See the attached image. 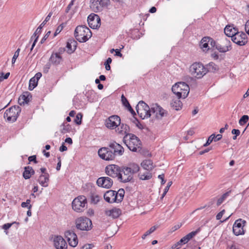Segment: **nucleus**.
Wrapping results in <instances>:
<instances>
[{"label": "nucleus", "mask_w": 249, "mask_h": 249, "mask_svg": "<svg viewBox=\"0 0 249 249\" xmlns=\"http://www.w3.org/2000/svg\"><path fill=\"white\" fill-rule=\"evenodd\" d=\"M123 142L128 148L134 152L141 153L142 143L140 139L133 134H127L123 138Z\"/></svg>", "instance_id": "1"}, {"label": "nucleus", "mask_w": 249, "mask_h": 249, "mask_svg": "<svg viewBox=\"0 0 249 249\" xmlns=\"http://www.w3.org/2000/svg\"><path fill=\"white\" fill-rule=\"evenodd\" d=\"M124 190L123 188L119 189L117 192L114 190H108L104 195L106 201L109 203L121 202L124 196Z\"/></svg>", "instance_id": "2"}, {"label": "nucleus", "mask_w": 249, "mask_h": 249, "mask_svg": "<svg viewBox=\"0 0 249 249\" xmlns=\"http://www.w3.org/2000/svg\"><path fill=\"white\" fill-rule=\"evenodd\" d=\"M74 35L77 41L84 43L91 37L92 33L86 25H78L75 29Z\"/></svg>", "instance_id": "3"}, {"label": "nucleus", "mask_w": 249, "mask_h": 249, "mask_svg": "<svg viewBox=\"0 0 249 249\" xmlns=\"http://www.w3.org/2000/svg\"><path fill=\"white\" fill-rule=\"evenodd\" d=\"M172 91L178 98L185 99L188 95L190 88L186 83L179 82L172 86Z\"/></svg>", "instance_id": "4"}, {"label": "nucleus", "mask_w": 249, "mask_h": 249, "mask_svg": "<svg viewBox=\"0 0 249 249\" xmlns=\"http://www.w3.org/2000/svg\"><path fill=\"white\" fill-rule=\"evenodd\" d=\"M21 111V108L18 106H13L6 110L3 117L6 119L7 121L14 123L17 121Z\"/></svg>", "instance_id": "5"}, {"label": "nucleus", "mask_w": 249, "mask_h": 249, "mask_svg": "<svg viewBox=\"0 0 249 249\" xmlns=\"http://www.w3.org/2000/svg\"><path fill=\"white\" fill-rule=\"evenodd\" d=\"M75 227L77 230L88 231L92 228L91 220L86 217H80L75 221Z\"/></svg>", "instance_id": "6"}, {"label": "nucleus", "mask_w": 249, "mask_h": 249, "mask_svg": "<svg viewBox=\"0 0 249 249\" xmlns=\"http://www.w3.org/2000/svg\"><path fill=\"white\" fill-rule=\"evenodd\" d=\"M205 66L201 62H195L190 67L191 74L197 79L201 78L205 75Z\"/></svg>", "instance_id": "7"}, {"label": "nucleus", "mask_w": 249, "mask_h": 249, "mask_svg": "<svg viewBox=\"0 0 249 249\" xmlns=\"http://www.w3.org/2000/svg\"><path fill=\"white\" fill-rule=\"evenodd\" d=\"M137 112L142 120L150 117L149 107L143 101H140L136 107Z\"/></svg>", "instance_id": "8"}, {"label": "nucleus", "mask_w": 249, "mask_h": 249, "mask_svg": "<svg viewBox=\"0 0 249 249\" xmlns=\"http://www.w3.org/2000/svg\"><path fill=\"white\" fill-rule=\"evenodd\" d=\"M87 204V198L84 196H80L75 198L71 203L72 209L77 212H82Z\"/></svg>", "instance_id": "9"}, {"label": "nucleus", "mask_w": 249, "mask_h": 249, "mask_svg": "<svg viewBox=\"0 0 249 249\" xmlns=\"http://www.w3.org/2000/svg\"><path fill=\"white\" fill-rule=\"evenodd\" d=\"M246 223V221L241 218L236 220L232 227V231L234 234L236 236L244 234V227Z\"/></svg>", "instance_id": "10"}, {"label": "nucleus", "mask_w": 249, "mask_h": 249, "mask_svg": "<svg viewBox=\"0 0 249 249\" xmlns=\"http://www.w3.org/2000/svg\"><path fill=\"white\" fill-rule=\"evenodd\" d=\"M98 154L101 159L106 161L113 160L116 158L112 151L107 146L100 148L98 150Z\"/></svg>", "instance_id": "11"}, {"label": "nucleus", "mask_w": 249, "mask_h": 249, "mask_svg": "<svg viewBox=\"0 0 249 249\" xmlns=\"http://www.w3.org/2000/svg\"><path fill=\"white\" fill-rule=\"evenodd\" d=\"M122 167L117 165L110 164L106 166L105 168L106 173L109 176L112 178L118 177L120 178Z\"/></svg>", "instance_id": "12"}, {"label": "nucleus", "mask_w": 249, "mask_h": 249, "mask_svg": "<svg viewBox=\"0 0 249 249\" xmlns=\"http://www.w3.org/2000/svg\"><path fill=\"white\" fill-rule=\"evenodd\" d=\"M231 40L239 46H244L248 43V36L244 32L238 31L233 36H232Z\"/></svg>", "instance_id": "13"}, {"label": "nucleus", "mask_w": 249, "mask_h": 249, "mask_svg": "<svg viewBox=\"0 0 249 249\" xmlns=\"http://www.w3.org/2000/svg\"><path fill=\"white\" fill-rule=\"evenodd\" d=\"M87 21L89 26L93 29L98 28L101 25V19L99 16L93 13L88 16Z\"/></svg>", "instance_id": "14"}, {"label": "nucleus", "mask_w": 249, "mask_h": 249, "mask_svg": "<svg viewBox=\"0 0 249 249\" xmlns=\"http://www.w3.org/2000/svg\"><path fill=\"white\" fill-rule=\"evenodd\" d=\"M133 175L131 173L129 169L127 167L123 166L121 169V174L120 175V181L124 183L131 181L133 179Z\"/></svg>", "instance_id": "15"}, {"label": "nucleus", "mask_w": 249, "mask_h": 249, "mask_svg": "<svg viewBox=\"0 0 249 249\" xmlns=\"http://www.w3.org/2000/svg\"><path fill=\"white\" fill-rule=\"evenodd\" d=\"M121 119L118 115L110 116L106 120V126L111 129H114L120 124Z\"/></svg>", "instance_id": "16"}, {"label": "nucleus", "mask_w": 249, "mask_h": 249, "mask_svg": "<svg viewBox=\"0 0 249 249\" xmlns=\"http://www.w3.org/2000/svg\"><path fill=\"white\" fill-rule=\"evenodd\" d=\"M107 147L109 149L112 151L115 157L116 156H122L124 153V149L123 147L115 141L110 142Z\"/></svg>", "instance_id": "17"}, {"label": "nucleus", "mask_w": 249, "mask_h": 249, "mask_svg": "<svg viewBox=\"0 0 249 249\" xmlns=\"http://www.w3.org/2000/svg\"><path fill=\"white\" fill-rule=\"evenodd\" d=\"M113 183L112 179L107 177H100L96 181V184L99 187L106 189L110 188Z\"/></svg>", "instance_id": "18"}, {"label": "nucleus", "mask_w": 249, "mask_h": 249, "mask_svg": "<svg viewBox=\"0 0 249 249\" xmlns=\"http://www.w3.org/2000/svg\"><path fill=\"white\" fill-rule=\"evenodd\" d=\"M54 246L56 249H67V244L65 240L60 235H56L53 239Z\"/></svg>", "instance_id": "19"}, {"label": "nucleus", "mask_w": 249, "mask_h": 249, "mask_svg": "<svg viewBox=\"0 0 249 249\" xmlns=\"http://www.w3.org/2000/svg\"><path fill=\"white\" fill-rule=\"evenodd\" d=\"M90 7L93 11L97 13L101 11L104 6L103 0H90Z\"/></svg>", "instance_id": "20"}, {"label": "nucleus", "mask_w": 249, "mask_h": 249, "mask_svg": "<svg viewBox=\"0 0 249 249\" xmlns=\"http://www.w3.org/2000/svg\"><path fill=\"white\" fill-rule=\"evenodd\" d=\"M63 61V59L61 55H59L58 54L55 53L53 52L51 55L49 61L51 64L54 66H58L60 65Z\"/></svg>", "instance_id": "21"}, {"label": "nucleus", "mask_w": 249, "mask_h": 249, "mask_svg": "<svg viewBox=\"0 0 249 249\" xmlns=\"http://www.w3.org/2000/svg\"><path fill=\"white\" fill-rule=\"evenodd\" d=\"M53 14L52 12H50L48 15L46 17L45 20L43 21V22L39 26V27L37 28L36 31L35 32L33 36H31L30 39V42L34 39V37L37 36V35H39V34L41 33V29L43 27V26L46 24V23L50 20V18L51 17Z\"/></svg>", "instance_id": "22"}, {"label": "nucleus", "mask_w": 249, "mask_h": 249, "mask_svg": "<svg viewBox=\"0 0 249 249\" xmlns=\"http://www.w3.org/2000/svg\"><path fill=\"white\" fill-rule=\"evenodd\" d=\"M226 42L225 46H222V45L219 43H216L215 48L220 53H225L231 49V42L229 40L227 39H225Z\"/></svg>", "instance_id": "23"}, {"label": "nucleus", "mask_w": 249, "mask_h": 249, "mask_svg": "<svg viewBox=\"0 0 249 249\" xmlns=\"http://www.w3.org/2000/svg\"><path fill=\"white\" fill-rule=\"evenodd\" d=\"M31 98V93L28 91H26L19 96L18 103L21 106L24 105L25 104H28Z\"/></svg>", "instance_id": "24"}, {"label": "nucleus", "mask_w": 249, "mask_h": 249, "mask_svg": "<svg viewBox=\"0 0 249 249\" xmlns=\"http://www.w3.org/2000/svg\"><path fill=\"white\" fill-rule=\"evenodd\" d=\"M238 32V28L233 27V26L228 25L224 29V33L226 36L228 37H231L232 38V36H233Z\"/></svg>", "instance_id": "25"}, {"label": "nucleus", "mask_w": 249, "mask_h": 249, "mask_svg": "<svg viewBox=\"0 0 249 249\" xmlns=\"http://www.w3.org/2000/svg\"><path fill=\"white\" fill-rule=\"evenodd\" d=\"M205 66V75L208 72L215 73L219 70V67L213 62H211Z\"/></svg>", "instance_id": "26"}, {"label": "nucleus", "mask_w": 249, "mask_h": 249, "mask_svg": "<svg viewBox=\"0 0 249 249\" xmlns=\"http://www.w3.org/2000/svg\"><path fill=\"white\" fill-rule=\"evenodd\" d=\"M35 174V171L30 166H25L24 168V171L22 173L23 177L25 179H29L32 176Z\"/></svg>", "instance_id": "27"}, {"label": "nucleus", "mask_w": 249, "mask_h": 249, "mask_svg": "<svg viewBox=\"0 0 249 249\" xmlns=\"http://www.w3.org/2000/svg\"><path fill=\"white\" fill-rule=\"evenodd\" d=\"M119 125L120 127H118L117 130H116L119 134L124 135H126L127 134H130L129 133L130 129L128 125L120 123V124Z\"/></svg>", "instance_id": "28"}, {"label": "nucleus", "mask_w": 249, "mask_h": 249, "mask_svg": "<svg viewBox=\"0 0 249 249\" xmlns=\"http://www.w3.org/2000/svg\"><path fill=\"white\" fill-rule=\"evenodd\" d=\"M121 213V210L117 208H114L110 210L106 211V215L111 216L113 218H117Z\"/></svg>", "instance_id": "29"}, {"label": "nucleus", "mask_w": 249, "mask_h": 249, "mask_svg": "<svg viewBox=\"0 0 249 249\" xmlns=\"http://www.w3.org/2000/svg\"><path fill=\"white\" fill-rule=\"evenodd\" d=\"M49 178V175H40L37 181L42 187H46L48 186Z\"/></svg>", "instance_id": "30"}, {"label": "nucleus", "mask_w": 249, "mask_h": 249, "mask_svg": "<svg viewBox=\"0 0 249 249\" xmlns=\"http://www.w3.org/2000/svg\"><path fill=\"white\" fill-rule=\"evenodd\" d=\"M143 169L147 171L152 170L154 168L153 162L150 160H144L141 163Z\"/></svg>", "instance_id": "31"}, {"label": "nucleus", "mask_w": 249, "mask_h": 249, "mask_svg": "<svg viewBox=\"0 0 249 249\" xmlns=\"http://www.w3.org/2000/svg\"><path fill=\"white\" fill-rule=\"evenodd\" d=\"M179 99L178 97L176 99H173L170 104L171 107L176 110H179L182 108V104Z\"/></svg>", "instance_id": "32"}, {"label": "nucleus", "mask_w": 249, "mask_h": 249, "mask_svg": "<svg viewBox=\"0 0 249 249\" xmlns=\"http://www.w3.org/2000/svg\"><path fill=\"white\" fill-rule=\"evenodd\" d=\"M157 115H155L156 117L159 119H161L163 116H167L168 112L166 110L162 108L160 106L158 105L157 107Z\"/></svg>", "instance_id": "33"}, {"label": "nucleus", "mask_w": 249, "mask_h": 249, "mask_svg": "<svg viewBox=\"0 0 249 249\" xmlns=\"http://www.w3.org/2000/svg\"><path fill=\"white\" fill-rule=\"evenodd\" d=\"M128 169H129L131 173L133 175L137 173L140 170L139 166L136 163H131L127 167Z\"/></svg>", "instance_id": "34"}, {"label": "nucleus", "mask_w": 249, "mask_h": 249, "mask_svg": "<svg viewBox=\"0 0 249 249\" xmlns=\"http://www.w3.org/2000/svg\"><path fill=\"white\" fill-rule=\"evenodd\" d=\"M231 191L227 192L226 193L223 194L217 200L216 205L217 206H220L227 198V197L230 195Z\"/></svg>", "instance_id": "35"}, {"label": "nucleus", "mask_w": 249, "mask_h": 249, "mask_svg": "<svg viewBox=\"0 0 249 249\" xmlns=\"http://www.w3.org/2000/svg\"><path fill=\"white\" fill-rule=\"evenodd\" d=\"M139 178L141 180H148L152 178V174L146 171L143 174L141 173L139 174Z\"/></svg>", "instance_id": "36"}, {"label": "nucleus", "mask_w": 249, "mask_h": 249, "mask_svg": "<svg viewBox=\"0 0 249 249\" xmlns=\"http://www.w3.org/2000/svg\"><path fill=\"white\" fill-rule=\"evenodd\" d=\"M61 126H63V128L61 130V133L65 134L66 133H69L71 130V127L69 124H66L65 123H63L61 125Z\"/></svg>", "instance_id": "37"}, {"label": "nucleus", "mask_w": 249, "mask_h": 249, "mask_svg": "<svg viewBox=\"0 0 249 249\" xmlns=\"http://www.w3.org/2000/svg\"><path fill=\"white\" fill-rule=\"evenodd\" d=\"M206 41L209 42V44H210L212 47L215 48L217 42L212 37L206 36L203 37V42Z\"/></svg>", "instance_id": "38"}, {"label": "nucleus", "mask_w": 249, "mask_h": 249, "mask_svg": "<svg viewBox=\"0 0 249 249\" xmlns=\"http://www.w3.org/2000/svg\"><path fill=\"white\" fill-rule=\"evenodd\" d=\"M76 233L75 232L72 230H68L65 232V236L67 239L68 241H70V239L73 237V236H75Z\"/></svg>", "instance_id": "39"}, {"label": "nucleus", "mask_w": 249, "mask_h": 249, "mask_svg": "<svg viewBox=\"0 0 249 249\" xmlns=\"http://www.w3.org/2000/svg\"><path fill=\"white\" fill-rule=\"evenodd\" d=\"M37 86V81H36L34 78L30 79L29 81V85L28 89L30 90H32Z\"/></svg>", "instance_id": "40"}, {"label": "nucleus", "mask_w": 249, "mask_h": 249, "mask_svg": "<svg viewBox=\"0 0 249 249\" xmlns=\"http://www.w3.org/2000/svg\"><path fill=\"white\" fill-rule=\"evenodd\" d=\"M68 242L70 246L75 247L78 243V240L76 234L75 236H73L71 239H70V241H68Z\"/></svg>", "instance_id": "41"}, {"label": "nucleus", "mask_w": 249, "mask_h": 249, "mask_svg": "<svg viewBox=\"0 0 249 249\" xmlns=\"http://www.w3.org/2000/svg\"><path fill=\"white\" fill-rule=\"evenodd\" d=\"M200 230H201L200 228H198L196 231H193L189 233L185 236H186L187 238L189 240H190L193 237H194L200 231Z\"/></svg>", "instance_id": "42"}, {"label": "nucleus", "mask_w": 249, "mask_h": 249, "mask_svg": "<svg viewBox=\"0 0 249 249\" xmlns=\"http://www.w3.org/2000/svg\"><path fill=\"white\" fill-rule=\"evenodd\" d=\"M249 119V117L247 115H244L241 117V118L240 119L239 121V124L240 125H245L247 122L248 121Z\"/></svg>", "instance_id": "43"}, {"label": "nucleus", "mask_w": 249, "mask_h": 249, "mask_svg": "<svg viewBox=\"0 0 249 249\" xmlns=\"http://www.w3.org/2000/svg\"><path fill=\"white\" fill-rule=\"evenodd\" d=\"M157 227L156 226H152L149 230L146 231L142 236V238L144 239L147 236L153 232L157 229Z\"/></svg>", "instance_id": "44"}, {"label": "nucleus", "mask_w": 249, "mask_h": 249, "mask_svg": "<svg viewBox=\"0 0 249 249\" xmlns=\"http://www.w3.org/2000/svg\"><path fill=\"white\" fill-rule=\"evenodd\" d=\"M82 117L83 115L81 113H78L76 115L75 118L74 119V123L77 125L81 124L82 123Z\"/></svg>", "instance_id": "45"}, {"label": "nucleus", "mask_w": 249, "mask_h": 249, "mask_svg": "<svg viewBox=\"0 0 249 249\" xmlns=\"http://www.w3.org/2000/svg\"><path fill=\"white\" fill-rule=\"evenodd\" d=\"M65 48H66V52L68 53L71 54L74 52V49L72 47V46H71V43H70V42L69 41V40H68V41L67 42V44H66V46Z\"/></svg>", "instance_id": "46"}, {"label": "nucleus", "mask_w": 249, "mask_h": 249, "mask_svg": "<svg viewBox=\"0 0 249 249\" xmlns=\"http://www.w3.org/2000/svg\"><path fill=\"white\" fill-rule=\"evenodd\" d=\"M121 101L123 105L126 108L130 106L128 101L126 99V98L124 96V94H122L121 96Z\"/></svg>", "instance_id": "47"}, {"label": "nucleus", "mask_w": 249, "mask_h": 249, "mask_svg": "<svg viewBox=\"0 0 249 249\" xmlns=\"http://www.w3.org/2000/svg\"><path fill=\"white\" fill-rule=\"evenodd\" d=\"M112 62V59L110 57H108L105 62V68L107 71H109L110 70V64Z\"/></svg>", "instance_id": "48"}, {"label": "nucleus", "mask_w": 249, "mask_h": 249, "mask_svg": "<svg viewBox=\"0 0 249 249\" xmlns=\"http://www.w3.org/2000/svg\"><path fill=\"white\" fill-rule=\"evenodd\" d=\"M100 200V196L97 195H94L92 194L91 196V202L93 203L94 204H97Z\"/></svg>", "instance_id": "49"}, {"label": "nucleus", "mask_w": 249, "mask_h": 249, "mask_svg": "<svg viewBox=\"0 0 249 249\" xmlns=\"http://www.w3.org/2000/svg\"><path fill=\"white\" fill-rule=\"evenodd\" d=\"M20 49L18 48L16 50V51L15 52L14 54L12 59V64H14L15 63L16 59H17V58L18 57V56L19 55V53L20 52Z\"/></svg>", "instance_id": "50"}, {"label": "nucleus", "mask_w": 249, "mask_h": 249, "mask_svg": "<svg viewBox=\"0 0 249 249\" xmlns=\"http://www.w3.org/2000/svg\"><path fill=\"white\" fill-rule=\"evenodd\" d=\"M200 46L201 48L208 50H209V42H207L206 41L203 42V38L202 39L201 41V44Z\"/></svg>", "instance_id": "51"}, {"label": "nucleus", "mask_w": 249, "mask_h": 249, "mask_svg": "<svg viewBox=\"0 0 249 249\" xmlns=\"http://www.w3.org/2000/svg\"><path fill=\"white\" fill-rule=\"evenodd\" d=\"M157 107H158V104H155V105H153V107H152L151 108L149 107V110H150V114H151V116L152 115V114L153 113V114H155V115H157V110L158 109H157Z\"/></svg>", "instance_id": "52"}, {"label": "nucleus", "mask_w": 249, "mask_h": 249, "mask_svg": "<svg viewBox=\"0 0 249 249\" xmlns=\"http://www.w3.org/2000/svg\"><path fill=\"white\" fill-rule=\"evenodd\" d=\"M213 135H211L210 136H209L206 143L203 144V146L206 147L210 145L213 141Z\"/></svg>", "instance_id": "53"}, {"label": "nucleus", "mask_w": 249, "mask_h": 249, "mask_svg": "<svg viewBox=\"0 0 249 249\" xmlns=\"http://www.w3.org/2000/svg\"><path fill=\"white\" fill-rule=\"evenodd\" d=\"M29 162L28 164H30L31 162H33L34 163H37L38 161L36 160V155L31 156L28 157Z\"/></svg>", "instance_id": "54"}, {"label": "nucleus", "mask_w": 249, "mask_h": 249, "mask_svg": "<svg viewBox=\"0 0 249 249\" xmlns=\"http://www.w3.org/2000/svg\"><path fill=\"white\" fill-rule=\"evenodd\" d=\"M63 27L64 26H63V24H61L59 26H58L53 34V37L56 36L58 34H59L60 32L63 30Z\"/></svg>", "instance_id": "55"}, {"label": "nucleus", "mask_w": 249, "mask_h": 249, "mask_svg": "<svg viewBox=\"0 0 249 249\" xmlns=\"http://www.w3.org/2000/svg\"><path fill=\"white\" fill-rule=\"evenodd\" d=\"M51 63L49 62L46 65H44L43 68V71L45 73H47L49 71V69L51 68Z\"/></svg>", "instance_id": "56"}, {"label": "nucleus", "mask_w": 249, "mask_h": 249, "mask_svg": "<svg viewBox=\"0 0 249 249\" xmlns=\"http://www.w3.org/2000/svg\"><path fill=\"white\" fill-rule=\"evenodd\" d=\"M15 223H16V221H14L12 223H6V224H4V225H3V226H2V228L3 229H4V230H8L13 225L15 224Z\"/></svg>", "instance_id": "57"}, {"label": "nucleus", "mask_w": 249, "mask_h": 249, "mask_svg": "<svg viewBox=\"0 0 249 249\" xmlns=\"http://www.w3.org/2000/svg\"><path fill=\"white\" fill-rule=\"evenodd\" d=\"M70 43H71L72 47L75 51L76 49L77 45V42L76 41H75L74 39H70L68 40Z\"/></svg>", "instance_id": "58"}, {"label": "nucleus", "mask_w": 249, "mask_h": 249, "mask_svg": "<svg viewBox=\"0 0 249 249\" xmlns=\"http://www.w3.org/2000/svg\"><path fill=\"white\" fill-rule=\"evenodd\" d=\"M189 241V240L187 238L186 236H185L183 237L182 238H181L180 240L178 242V244H185L187 243H188V242Z\"/></svg>", "instance_id": "59"}, {"label": "nucleus", "mask_w": 249, "mask_h": 249, "mask_svg": "<svg viewBox=\"0 0 249 249\" xmlns=\"http://www.w3.org/2000/svg\"><path fill=\"white\" fill-rule=\"evenodd\" d=\"M51 32L48 31L46 33V34L45 35V36L43 37V38L40 40L39 43L43 44L45 40L48 38V37L51 34Z\"/></svg>", "instance_id": "60"}, {"label": "nucleus", "mask_w": 249, "mask_h": 249, "mask_svg": "<svg viewBox=\"0 0 249 249\" xmlns=\"http://www.w3.org/2000/svg\"><path fill=\"white\" fill-rule=\"evenodd\" d=\"M94 247L92 244H86L81 247L80 249H91Z\"/></svg>", "instance_id": "61"}, {"label": "nucleus", "mask_w": 249, "mask_h": 249, "mask_svg": "<svg viewBox=\"0 0 249 249\" xmlns=\"http://www.w3.org/2000/svg\"><path fill=\"white\" fill-rule=\"evenodd\" d=\"M75 0H71V1L70 2V3L68 4L67 7H66V9L65 10V12L66 13H68L70 9H71V6L73 5L74 2Z\"/></svg>", "instance_id": "62"}, {"label": "nucleus", "mask_w": 249, "mask_h": 249, "mask_svg": "<svg viewBox=\"0 0 249 249\" xmlns=\"http://www.w3.org/2000/svg\"><path fill=\"white\" fill-rule=\"evenodd\" d=\"M225 213V210H223L221 212L218 213L216 216V220H220L222 218V216Z\"/></svg>", "instance_id": "63"}, {"label": "nucleus", "mask_w": 249, "mask_h": 249, "mask_svg": "<svg viewBox=\"0 0 249 249\" xmlns=\"http://www.w3.org/2000/svg\"><path fill=\"white\" fill-rule=\"evenodd\" d=\"M245 29L246 33L249 36V19L246 22Z\"/></svg>", "instance_id": "64"}]
</instances>
